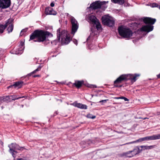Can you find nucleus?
Segmentation results:
<instances>
[{
	"label": "nucleus",
	"mask_w": 160,
	"mask_h": 160,
	"mask_svg": "<svg viewBox=\"0 0 160 160\" xmlns=\"http://www.w3.org/2000/svg\"><path fill=\"white\" fill-rule=\"evenodd\" d=\"M71 38L69 35H67L65 38H62L61 41L62 43L65 44H68L71 40Z\"/></svg>",
	"instance_id": "2eb2a0df"
},
{
	"label": "nucleus",
	"mask_w": 160,
	"mask_h": 160,
	"mask_svg": "<svg viewBox=\"0 0 160 160\" xmlns=\"http://www.w3.org/2000/svg\"><path fill=\"white\" fill-rule=\"evenodd\" d=\"M74 43L76 45H77V44H78V42H77V41H76V40H75V41H74Z\"/></svg>",
	"instance_id": "4c0bfd02"
},
{
	"label": "nucleus",
	"mask_w": 160,
	"mask_h": 160,
	"mask_svg": "<svg viewBox=\"0 0 160 160\" xmlns=\"http://www.w3.org/2000/svg\"><path fill=\"white\" fill-rule=\"evenodd\" d=\"M46 14L48 15H55L57 13L51 8H47L45 10Z\"/></svg>",
	"instance_id": "6ab92c4d"
},
{
	"label": "nucleus",
	"mask_w": 160,
	"mask_h": 160,
	"mask_svg": "<svg viewBox=\"0 0 160 160\" xmlns=\"http://www.w3.org/2000/svg\"><path fill=\"white\" fill-rule=\"evenodd\" d=\"M48 35L49 32H47L36 30L31 35L29 40L38 38L37 40H35L34 41L43 42Z\"/></svg>",
	"instance_id": "f257e3e1"
},
{
	"label": "nucleus",
	"mask_w": 160,
	"mask_h": 160,
	"mask_svg": "<svg viewBox=\"0 0 160 160\" xmlns=\"http://www.w3.org/2000/svg\"><path fill=\"white\" fill-rule=\"evenodd\" d=\"M89 22H92L93 24H95L98 30L101 28V25L98 20L93 15H91L88 17Z\"/></svg>",
	"instance_id": "0eeeda50"
},
{
	"label": "nucleus",
	"mask_w": 160,
	"mask_h": 160,
	"mask_svg": "<svg viewBox=\"0 0 160 160\" xmlns=\"http://www.w3.org/2000/svg\"><path fill=\"white\" fill-rule=\"evenodd\" d=\"M148 140H153L160 139V134H154L151 136H148Z\"/></svg>",
	"instance_id": "f3484780"
},
{
	"label": "nucleus",
	"mask_w": 160,
	"mask_h": 160,
	"mask_svg": "<svg viewBox=\"0 0 160 160\" xmlns=\"http://www.w3.org/2000/svg\"><path fill=\"white\" fill-rule=\"evenodd\" d=\"M119 34L124 38H129L132 36L133 33L129 28L119 27L118 28Z\"/></svg>",
	"instance_id": "7ed1b4c3"
},
{
	"label": "nucleus",
	"mask_w": 160,
	"mask_h": 160,
	"mask_svg": "<svg viewBox=\"0 0 160 160\" xmlns=\"http://www.w3.org/2000/svg\"><path fill=\"white\" fill-rule=\"evenodd\" d=\"M139 118L140 119V118H141L140 117V118ZM147 118H142V119L143 120H145V119H147Z\"/></svg>",
	"instance_id": "58836bf2"
},
{
	"label": "nucleus",
	"mask_w": 160,
	"mask_h": 160,
	"mask_svg": "<svg viewBox=\"0 0 160 160\" xmlns=\"http://www.w3.org/2000/svg\"><path fill=\"white\" fill-rule=\"evenodd\" d=\"M142 150H140L139 148L138 147H137L136 148H135L132 150L131 151L133 155V156H135L136 155L138 154L139 153H140Z\"/></svg>",
	"instance_id": "aec40b11"
},
{
	"label": "nucleus",
	"mask_w": 160,
	"mask_h": 160,
	"mask_svg": "<svg viewBox=\"0 0 160 160\" xmlns=\"http://www.w3.org/2000/svg\"><path fill=\"white\" fill-rule=\"evenodd\" d=\"M108 2L105 1L103 2H99V1H96L92 4H91L89 7V8L92 9H95L99 8H100L103 10H104L107 7L106 5V3H107Z\"/></svg>",
	"instance_id": "20e7f679"
},
{
	"label": "nucleus",
	"mask_w": 160,
	"mask_h": 160,
	"mask_svg": "<svg viewBox=\"0 0 160 160\" xmlns=\"http://www.w3.org/2000/svg\"><path fill=\"white\" fill-rule=\"evenodd\" d=\"M156 147V146L155 145L148 146V148H147V149H152L155 148Z\"/></svg>",
	"instance_id": "c85d7f7f"
},
{
	"label": "nucleus",
	"mask_w": 160,
	"mask_h": 160,
	"mask_svg": "<svg viewBox=\"0 0 160 160\" xmlns=\"http://www.w3.org/2000/svg\"><path fill=\"white\" fill-rule=\"evenodd\" d=\"M83 83V81H76L74 84L76 87L79 88L81 87Z\"/></svg>",
	"instance_id": "393cba45"
},
{
	"label": "nucleus",
	"mask_w": 160,
	"mask_h": 160,
	"mask_svg": "<svg viewBox=\"0 0 160 160\" xmlns=\"http://www.w3.org/2000/svg\"><path fill=\"white\" fill-rule=\"evenodd\" d=\"M156 21L155 19L152 18H151L146 17L144 18L143 21L146 24H150L142 26L140 29L142 31H145L148 32L152 31L153 27L152 25Z\"/></svg>",
	"instance_id": "f03ea898"
},
{
	"label": "nucleus",
	"mask_w": 160,
	"mask_h": 160,
	"mask_svg": "<svg viewBox=\"0 0 160 160\" xmlns=\"http://www.w3.org/2000/svg\"><path fill=\"white\" fill-rule=\"evenodd\" d=\"M121 156L123 157L129 158L133 157L131 151L123 153L121 154Z\"/></svg>",
	"instance_id": "dca6fc26"
},
{
	"label": "nucleus",
	"mask_w": 160,
	"mask_h": 160,
	"mask_svg": "<svg viewBox=\"0 0 160 160\" xmlns=\"http://www.w3.org/2000/svg\"><path fill=\"white\" fill-rule=\"evenodd\" d=\"M16 150H14V152L16 154L18 152Z\"/></svg>",
	"instance_id": "a19ab883"
},
{
	"label": "nucleus",
	"mask_w": 160,
	"mask_h": 160,
	"mask_svg": "<svg viewBox=\"0 0 160 160\" xmlns=\"http://www.w3.org/2000/svg\"><path fill=\"white\" fill-rule=\"evenodd\" d=\"M122 99H124V101H128V99L127 98L125 97H122Z\"/></svg>",
	"instance_id": "473e14b6"
},
{
	"label": "nucleus",
	"mask_w": 160,
	"mask_h": 160,
	"mask_svg": "<svg viewBox=\"0 0 160 160\" xmlns=\"http://www.w3.org/2000/svg\"><path fill=\"white\" fill-rule=\"evenodd\" d=\"M8 147L9 148V151H14V150H18L21 151L23 150L25 148L23 147H20L16 143H12L8 145Z\"/></svg>",
	"instance_id": "1a4fd4ad"
},
{
	"label": "nucleus",
	"mask_w": 160,
	"mask_h": 160,
	"mask_svg": "<svg viewBox=\"0 0 160 160\" xmlns=\"http://www.w3.org/2000/svg\"><path fill=\"white\" fill-rule=\"evenodd\" d=\"M151 7L152 8L158 7L160 9V6L158 5L156 3H152L151 5Z\"/></svg>",
	"instance_id": "a878e982"
},
{
	"label": "nucleus",
	"mask_w": 160,
	"mask_h": 160,
	"mask_svg": "<svg viewBox=\"0 0 160 160\" xmlns=\"http://www.w3.org/2000/svg\"><path fill=\"white\" fill-rule=\"evenodd\" d=\"M73 105L78 108L82 109H86L87 108V106L86 105L80 103H75L73 104Z\"/></svg>",
	"instance_id": "ddd939ff"
},
{
	"label": "nucleus",
	"mask_w": 160,
	"mask_h": 160,
	"mask_svg": "<svg viewBox=\"0 0 160 160\" xmlns=\"http://www.w3.org/2000/svg\"><path fill=\"white\" fill-rule=\"evenodd\" d=\"M102 21L104 25L112 27L114 24V21L113 18L108 15H105L102 18Z\"/></svg>",
	"instance_id": "39448f33"
},
{
	"label": "nucleus",
	"mask_w": 160,
	"mask_h": 160,
	"mask_svg": "<svg viewBox=\"0 0 160 160\" xmlns=\"http://www.w3.org/2000/svg\"><path fill=\"white\" fill-rule=\"evenodd\" d=\"M67 35V32L65 30L61 31L60 29L58 28L57 30V38L58 40H60L61 38L62 40V38H65Z\"/></svg>",
	"instance_id": "9d476101"
},
{
	"label": "nucleus",
	"mask_w": 160,
	"mask_h": 160,
	"mask_svg": "<svg viewBox=\"0 0 160 160\" xmlns=\"http://www.w3.org/2000/svg\"><path fill=\"white\" fill-rule=\"evenodd\" d=\"M140 147L143 150H147V148H148V146H140Z\"/></svg>",
	"instance_id": "c756f323"
},
{
	"label": "nucleus",
	"mask_w": 160,
	"mask_h": 160,
	"mask_svg": "<svg viewBox=\"0 0 160 160\" xmlns=\"http://www.w3.org/2000/svg\"><path fill=\"white\" fill-rule=\"evenodd\" d=\"M128 78L129 77V78L132 80V82H135L136 80V78L140 76V75L139 74H135L134 75L133 74H128Z\"/></svg>",
	"instance_id": "4468645a"
},
{
	"label": "nucleus",
	"mask_w": 160,
	"mask_h": 160,
	"mask_svg": "<svg viewBox=\"0 0 160 160\" xmlns=\"http://www.w3.org/2000/svg\"><path fill=\"white\" fill-rule=\"evenodd\" d=\"M70 19L72 26L71 33L74 35L78 28V24L77 21L73 17H71Z\"/></svg>",
	"instance_id": "423d86ee"
},
{
	"label": "nucleus",
	"mask_w": 160,
	"mask_h": 160,
	"mask_svg": "<svg viewBox=\"0 0 160 160\" xmlns=\"http://www.w3.org/2000/svg\"><path fill=\"white\" fill-rule=\"evenodd\" d=\"M157 77L158 78H160V73L157 75Z\"/></svg>",
	"instance_id": "79ce46f5"
},
{
	"label": "nucleus",
	"mask_w": 160,
	"mask_h": 160,
	"mask_svg": "<svg viewBox=\"0 0 160 160\" xmlns=\"http://www.w3.org/2000/svg\"><path fill=\"white\" fill-rule=\"evenodd\" d=\"M23 44L22 43L21 44V46H23Z\"/></svg>",
	"instance_id": "c03bdc74"
},
{
	"label": "nucleus",
	"mask_w": 160,
	"mask_h": 160,
	"mask_svg": "<svg viewBox=\"0 0 160 160\" xmlns=\"http://www.w3.org/2000/svg\"><path fill=\"white\" fill-rule=\"evenodd\" d=\"M108 100V99L106 100H101L99 102H104V103H106L107 101Z\"/></svg>",
	"instance_id": "2f4dec72"
},
{
	"label": "nucleus",
	"mask_w": 160,
	"mask_h": 160,
	"mask_svg": "<svg viewBox=\"0 0 160 160\" xmlns=\"http://www.w3.org/2000/svg\"><path fill=\"white\" fill-rule=\"evenodd\" d=\"M12 96H6L4 97L3 99L5 100H7L8 101H10L11 100H14V101L15 100L19 99L22 97H19L17 98H16L15 99H12Z\"/></svg>",
	"instance_id": "4be33fe9"
},
{
	"label": "nucleus",
	"mask_w": 160,
	"mask_h": 160,
	"mask_svg": "<svg viewBox=\"0 0 160 160\" xmlns=\"http://www.w3.org/2000/svg\"><path fill=\"white\" fill-rule=\"evenodd\" d=\"M115 98L116 99H122V97H115Z\"/></svg>",
	"instance_id": "f704fd0d"
},
{
	"label": "nucleus",
	"mask_w": 160,
	"mask_h": 160,
	"mask_svg": "<svg viewBox=\"0 0 160 160\" xmlns=\"http://www.w3.org/2000/svg\"><path fill=\"white\" fill-rule=\"evenodd\" d=\"M50 6L52 7H53L54 6V4L53 2H52L50 4Z\"/></svg>",
	"instance_id": "e433bc0d"
},
{
	"label": "nucleus",
	"mask_w": 160,
	"mask_h": 160,
	"mask_svg": "<svg viewBox=\"0 0 160 160\" xmlns=\"http://www.w3.org/2000/svg\"><path fill=\"white\" fill-rule=\"evenodd\" d=\"M27 31V29H22L21 31V33H22V32H25Z\"/></svg>",
	"instance_id": "72a5a7b5"
},
{
	"label": "nucleus",
	"mask_w": 160,
	"mask_h": 160,
	"mask_svg": "<svg viewBox=\"0 0 160 160\" xmlns=\"http://www.w3.org/2000/svg\"><path fill=\"white\" fill-rule=\"evenodd\" d=\"M144 141V138H139V139H138V140H137L136 141L128 142V143L124 144H122L121 145L122 146V145H126V144H131L133 143H135L137 142H142Z\"/></svg>",
	"instance_id": "5701e85b"
},
{
	"label": "nucleus",
	"mask_w": 160,
	"mask_h": 160,
	"mask_svg": "<svg viewBox=\"0 0 160 160\" xmlns=\"http://www.w3.org/2000/svg\"><path fill=\"white\" fill-rule=\"evenodd\" d=\"M11 5L10 0H0V8L2 9L8 8Z\"/></svg>",
	"instance_id": "9b49d317"
},
{
	"label": "nucleus",
	"mask_w": 160,
	"mask_h": 160,
	"mask_svg": "<svg viewBox=\"0 0 160 160\" xmlns=\"http://www.w3.org/2000/svg\"><path fill=\"white\" fill-rule=\"evenodd\" d=\"M8 19H11L12 20V22L10 23H8V24L7 25V26L9 25V26L7 28V31H8V33H10L12 32L13 30V25L12 23L13 20L12 18H10Z\"/></svg>",
	"instance_id": "a211bd4d"
},
{
	"label": "nucleus",
	"mask_w": 160,
	"mask_h": 160,
	"mask_svg": "<svg viewBox=\"0 0 160 160\" xmlns=\"http://www.w3.org/2000/svg\"><path fill=\"white\" fill-rule=\"evenodd\" d=\"M12 21L11 19H8L4 25L1 24L0 25V33H2L4 29L7 27L8 23H10Z\"/></svg>",
	"instance_id": "f8f14e48"
},
{
	"label": "nucleus",
	"mask_w": 160,
	"mask_h": 160,
	"mask_svg": "<svg viewBox=\"0 0 160 160\" xmlns=\"http://www.w3.org/2000/svg\"><path fill=\"white\" fill-rule=\"evenodd\" d=\"M144 141H148V136L144 137Z\"/></svg>",
	"instance_id": "c9c22d12"
},
{
	"label": "nucleus",
	"mask_w": 160,
	"mask_h": 160,
	"mask_svg": "<svg viewBox=\"0 0 160 160\" xmlns=\"http://www.w3.org/2000/svg\"><path fill=\"white\" fill-rule=\"evenodd\" d=\"M38 76H39V75H35V76H34V77H38Z\"/></svg>",
	"instance_id": "37998d69"
},
{
	"label": "nucleus",
	"mask_w": 160,
	"mask_h": 160,
	"mask_svg": "<svg viewBox=\"0 0 160 160\" xmlns=\"http://www.w3.org/2000/svg\"><path fill=\"white\" fill-rule=\"evenodd\" d=\"M111 1L114 3H118L120 4H122L124 2V0H111Z\"/></svg>",
	"instance_id": "b1692460"
},
{
	"label": "nucleus",
	"mask_w": 160,
	"mask_h": 160,
	"mask_svg": "<svg viewBox=\"0 0 160 160\" xmlns=\"http://www.w3.org/2000/svg\"><path fill=\"white\" fill-rule=\"evenodd\" d=\"M128 79V75L126 74H122L120 75L114 81L115 86L116 87H118L117 84L121 83L123 81H126Z\"/></svg>",
	"instance_id": "6e6552de"
},
{
	"label": "nucleus",
	"mask_w": 160,
	"mask_h": 160,
	"mask_svg": "<svg viewBox=\"0 0 160 160\" xmlns=\"http://www.w3.org/2000/svg\"><path fill=\"white\" fill-rule=\"evenodd\" d=\"M23 159L22 158H17L16 160H22Z\"/></svg>",
	"instance_id": "ea45409f"
},
{
	"label": "nucleus",
	"mask_w": 160,
	"mask_h": 160,
	"mask_svg": "<svg viewBox=\"0 0 160 160\" xmlns=\"http://www.w3.org/2000/svg\"><path fill=\"white\" fill-rule=\"evenodd\" d=\"M41 68V67L39 66L37 69H35L33 72H32L31 73L33 74L36 73L37 72L39 71Z\"/></svg>",
	"instance_id": "bb28decb"
},
{
	"label": "nucleus",
	"mask_w": 160,
	"mask_h": 160,
	"mask_svg": "<svg viewBox=\"0 0 160 160\" xmlns=\"http://www.w3.org/2000/svg\"><path fill=\"white\" fill-rule=\"evenodd\" d=\"M9 151V152L10 153L12 154V156L14 158H15L16 156V154L14 152V151Z\"/></svg>",
	"instance_id": "cd10ccee"
},
{
	"label": "nucleus",
	"mask_w": 160,
	"mask_h": 160,
	"mask_svg": "<svg viewBox=\"0 0 160 160\" xmlns=\"http://www.w3.org/2000/svg\"><path fill=\"white\" fill-rule=\"evenodd\" d=\"M87 117L88 118L94 119L95 118L96 116H93L91 117V115L90 114H88V115H87Z\"/></svg>",
	"instance_id": "7c9ffc66"
},
{
	"label": "nucleus",
	"mask_w": 160,
	"mask_h": 160,
	"mask_svg": "<svg viewBox=\"0 0 160 160\" xmlns=\"http://www.w3.org/2000/svg\"><path fill=\"white\" fill-rule=\"evenodd\" d=\"M23 82H16L15 83L12 85H11L8 87V88L12 87V86H14L15 88L18 87V88H20L22 86V83Z\"/></svg>",
	"instance_id": "412c9836"
}]
</instances>
